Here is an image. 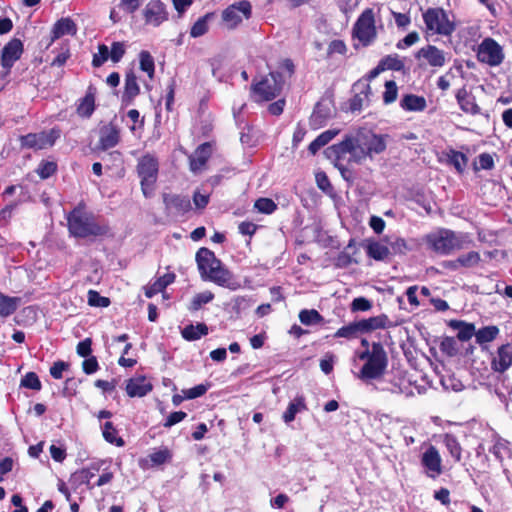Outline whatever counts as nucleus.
I'll list each match as a JSON object with an SVG mask.
<instances>
[{"label":"nucleus","mask_w":512,"mask_h":512,"mask_svg":"<svg viewBox=\"0 0 512 512\" xmlns=\"http://www.w3.org/2000/svg\"><path fill=\"white\" fill-rule=\"evenodd\" d=\"M387 139V135L360 130L354 135L346 136L340 143L328 147L325 154L336 162L335 165L338 166L342 176L349 180L351 173L345 161L361 164L367 158L373 159L375 155L386 150Z\"/></svg>","instance_id":"obj_1"},{"label":"nucleus","mask_w":512,"mask_h":512,"mask_svg":"<svg viewBox=\"0 0 512 512\" xmlns=\"http://www.w3.org/2000/svg\"><path fill=\"white\" fill-rule=\"evenodd\" d=\"M196 262L203 280L230 290L240 288V283L234 279L232 273L222 265L221 261L209 249L200 248L196 253Z\"/></svg>","instance_id":"obj_2"},{"label":"nucleus","mask_w":512,"mask_h":512,"mask_svg":"<svg viewBox=\"0 0 512 512\" xmlns=\"http://www.w3.org/2000/svg\"><path fill=\"white\" fill-rule=\"evenodd\" d=\"M67 222L70 234L77 238L102 236L108 232V227L97 223L94 215L81 205L69 213Z\"/></svg>","instance_id":"obj_3"},{"label":"nucleus","mask_w":512,"mask_h":512,"mask_svg":"<svg viewBox=\"0 0 512 512\" xmlns=\"http://www.w3.org/2000/svg\"><path fill=\"white\" fill-rule=\"evenodd\" d=\"M428 247L438 254H449L454 250L463 248L468 237L462 233L441 229L425 237Z\"/></svg>","instance_id":"obj_4"},{"label":"nucleus","mask_w":512,"mask_h":512,"mask_svg":"<svg viewBox=\"0 0 512 512\" xmlns=\"http://www.w3.org/2000/svg\"><path fill=\"white\" fill-rule=\"evenodd\" d=\"M427 35L450 36L456 29L443 8H428L422 15Z\"/></svg>","instance_id":"obj_5"},{"label":"nucleus","mask_w":512,"mask_h":512,"mask_svg":"<svg viewBox=\"0 0 512 512\" xmlns=\"http://www.w3.org/2000/svg\"><path fill=\"white\" fill-rule=\"evenodd\" d=\"M137 175L140 178V185L143 195L150 198L155 190V183L158 178L159 162L152 154H145L139 158L136 166Z\"/></svg>","instance_id":"obj_6"},{"label":"nucleus","mask_w":512,"mask_h":512,"mask_svg":"<svg viewBox=\"0 0 512 512\" xmlns=\"http://www.w3.org/2000/svg\"><path fill=\"white\" fill-rule=\"evenodd\" d=\"M388 366L386 351L379 342L373 343V353L368 361L365 362L357 377L362 381L368 382L381 378Z\"/></svg>","instance_id":"obj_7"},{"label":"nucleus","mask_w":512,"mask_h":512,"mask_svg":"<svg viewBox=\"0 0 512 512\" xmlns=\"http://www.w3.org/2000/svg\"><path fill=\"white\" fill-rule=\"evenodd\" d=\"M353 37L363 46H369L375 41L377 29L373 9L367 8L360 14L353 27Z\"/></svg>","instance_id":"obj_8"},{"label":"nucleus","mask_w":512,"mask_h":512,"mask_svg":"<svg viewBox=\"0 0 512 512\" xmlns=\"http://www.w3.org/2000/svg\"><path fill=\"white\" fill-rule=\"evenodd\" d=\"M283 87L282 76L278 72H270L259 82L252 85L255 101H270L276 98Z\"/></svg>","instance_id":"obj_9"},{"label":"nucleus","mask_w":512,"mask_h":512,"mask_svg":"<svg viewBox=\"0 0 512 512\" xmlns=\"http://www.w3.org/2000/svg\"><path fill=\"white\" fill-rule=\"evenodd\" d=\"M60 137V131L51 129L39 133H29L19 137L21 148L42 150L52 147Z\"/></svg>","instance_id":"obj_10"},{"label":"nucleus","mask_w":512,"mask_h":512,"mask_svg":"<svg viewBox=\"0 0 512 512\" xmlns=\"http://www.w3.org/2000/svg\"><path fill=\"white\" fill-rule=\"evenodd\" d=\"M252 14V6L249 1L242 0L228 6L222 12V20L228 29H235L243 19H249Z\"/></svg>","instance_id":"obj_11"},{"label":"nucleus","mask_w":512,"mask_h":512,"mask_svg":"<svg viewBox=\"0 0 512 512\" xmlns=\"http://www.w3.org/2000/svg\"><path fill=\"white\" fill-rule=\"evenodd\" d=\"M477 58L490 66L502 63L504 54L502 47L492 38H486L478 47Z\"/></svg>","instance_id":"obj_12"},{"label":"nucleus","mask_w":512,"mask_h":512,"mask_svg":"<svg viewBox=\"0 0 512 512\" xmlns=\"http://www.w3.org/2000/svg\"><path fill=\"white\" fill-rule=\"evenodd\" d=\"M421 465L425 470V474L432 479L439 477L443 472L442 458L438 449L429 445L421 456Z\"/></svg>","instance_id":"obj_13"},{"label":"nucleus","mask_w":512,"mask_h":512,"mask_svg":"<svg viewBox=\"0 0 512 512\" xmlns=\"http://www.w3.org/2000/svg\"><path fill=\"white\" fill-rule=\"evenodd\" d=\"M447 53L434 45H426L420 48L415 57L423 59L427 65L433 68H441L447 62Z\"/></svg>","instance_id":"obj_14"},{"label":"nucleus","mask_w":512,"mask_h":512,"mask_svg":"<svg viewBox=\"0 0 512 512\" xmlns=\"http://www.w3.org/2000/svg\"><path fill=\"white\" fill-rule=\"evenodd\" d=\"M143 16L145 22L154 27L168 19L166 6L161 0H150L143 10Z\"/></svg>","instance_id":"obj_15"},{"label":"nucleus","mask_w":512,"mask_h":512,"mask_svg":"<svg viewBox=\"0 0 512 512\" xmlns=\"http://www.w3.org/2000/svg\"><path fill=\"white\" fill-rule=\"evenodd\" d=\"M23 53V43L18 38L11 39L1 51V65L6 70V74L14 63L21 57Z\"/></svg>","instance_id":"obj_16"},{"label":"nucleus","mask_w":512,"mask_h":512,"mask_svg":"<svg viewBox=\"0 0 512 512\" xmlns=\"http://www.w3.org/2000/svg\"><path fill=\"white\" fill-rule=\"evenodd\" d=\"M512 366V341L498 347L491 359V369L504 373Z\"/></svg>","instance_id":"obj_17"},{"label":"nucleus","mask_w":512,"mask_h":512,"mask_svg":"<svg viewBox=\"0 0 512 512\" xmlns=\"http://www.w3.org/2000/svg\"><path fill=\"white\" fill-rule=\"evenodd\" d=\"M163 202L166 209L175 214H185L191 209V202L187 196L165 193Z\"/></svg>","instance_id":"obj_18"},{"label":"nucleus","mask_w":512,"mask_h":512,"mask_svg":"<svg viewBox=\"0 0 512 512\" xmlns=\"http://www.w3.org/2000/svg\"><path fill=\"white\" fill-rule=\"evenodd\" d=\"M120 141V129L109 123L100 129L99 146L102 150L115 147Z\"/></svg>","instance_id":"obj_19"},{"label":"nucleus","mask_w":512,"mask_h":512,"mask_svg":"<svg viewBox=\"0 0 512 512\" xmlns=\"http://www.w3.org/2000/svg\"><path fill=\"white\" fill-rule=\"evenodd\" d=\"M212 153V146L210 143L201 144L195 152L189 157L190 169L194 173L200 172L205 166L207 160Z\"/></svg>","instance_id":"obj_20"},{"label":"nucleus","mask_w":512,"mask_h":512,"mask_svg":"<svg viewBox=\"0 0 512 512\" xmlns=\"http://www.w3.org/2000/svg\"><path fill=\"white\" fill-rule=\"evenodd\" d=\"M152 390V384L144 377L130 378L126 383V392L129 397H143Z\"/></svg>","instance_id":"obj_21"},{"label":"nucleus","mask_w":512,"mask_h":512,"mask_svg":"<svg viewBox=\"0 0 512 512\" xmlns=\"http://www.w3.org/2000/svg\"><path fill=\"white\" fill-rule=\"evenodd\" d=\"M140 93V86L137 81V76L133 70H130L125 75V85L122 95V100L128 104L132 103L133 100Z\"/></svg>","instance_id":"obj_22"},{"label":"nucleus","mask_w":512,"mask_h":512,"mask_svg":"<svg viewBox=\"0 0 512 512\" xmlns=\"http://www.w3.org/2000/svg\"><path fill=\"white\" fill-rule=\"evenodd\" d=\"M457 102L461 110L465 113L476 115L480 113V107L475 101V97L465 88H461L456 93Z\"/></svg>","instance_id":"obj_23"},{"label":"nucleus","mask_w":512,"mask_h":512,"mask_svg":"<svg viewBox=\"0 0 512 512\" xmlns=\"http://www.w3.org/2000/svg\"><path fill=\"white\" fill-rule=\"evenodd\" d=\"M76 31V25L71 19L62 18L58 20L52 28V37L50 44L62 36L75 35Z\"/></svg>","instance_id":"obj_24"},{"label":"nucleus","mask_w":512,"mask_h":512,"mask_svg":"<svg viewBox=\"0 0 512 512\" xmlns=\"http://www.w3.org/2000/svg\"><path fill=\"white\" fill-rule=\"evenodd\" d=\"M388 322V317L381 314L367 319H362L358 321V324L362 333H368L377 329L385 328Z\"/></svg>","instance_id":"obj_25"},{"label":"nucleus","mask_w":512,"mask_h":512,"mask_svg":"<svg viewBox=\"0 0 512 512\" xmlns=\"http://www.w3.org/2000/svg\"><path fill=\"white\" fill-rule=\"evenodd\" d=\"M95 110V95L91 88L88 89L86 95L79 100L77 113L81 117H90Z\"/></svg>","instance_id":"obj_26"},{"label":"nucleus","mask_w":512,"mask_h":512,"mask_svg":"<svg viewBox=\"0 0 512 512\" xmlns=\"http://www.w3.org/2000/svg\"><path fill=\"white\" fill-rule=\"evenodd\" d=\"M400 104L404 110L415 112L423 111L427 106L426 99L423 96L414 94L405 95Z\"/></svg>","instance_id":"obj_27"},{"label":"nucleus","mask_w":512,"mask_h":512,"mask_svg":"<svg viewBox=\"0 0 512 512\" xmlns=\"http://www.w3.org/2000/svg\"><path fill=\"white\" fill-rule=\"evenodd\" d=\"M175 280V275L173 273H166L163 276L159 277L154 283H152L145 290V295L148 298L153 297L159 292H162L168 285L172 284Z\"/></svg>","instance_id":"obj_28"},{"label":"nucleus","mask_w":512,"mask_h":512,"mask_svg":"<svg viewBox=\"0 0 512 512\" xmlns=\"http://www.w3.org/2000/svg\"><path fill=\"white\" fill-rule=\"evenodd\" d=\"M449 326L458 330L457 337L460 341H468L475 335V326L460 320H451Z\"/></svg>","instance_id":"obj_29"},{"label":"nucleus","mask_w":512,"mask_h":512,"mask_svg":"<svg viewBox=\"0 0 512 512\" xmlns=\"http://www.w3.org/2000/svg\"><path fill=\"white\" fill-rule=\"evenodd\" d=\"M305 399L303 396H297L293 401H291L283 413V420L285 423H290L295 419V416L298 412L306 410Z\"/></svg>","instance_id":"obj_30"},{"label":"nucleus","mask_w":512,"mask_h":512,"mask_svg":"<svg viewBox=\"0 0 512 512\" xmlns=\"http://www.w3.org/2000/svg\"><path fill=\"white\" fill-rule=\"evenodd\" d=\"M181 334L185 340L195 341L208 334V327L204 323L190 324L182 330Z\"/></svg>","instance_id":"obj_31"},{"label":"nucleus","mask_w":512,"mask_h":512,"mask_svg":"<svg viewBox=\"0 0 512 512\" xmlns=\"http://www.w3.org/2000/svg\"><path fill=\"white\" fill-rule=\"evenodd\" d=\"M338 129H329L322 132L314 141L309 145V151L312 154H316L323 146L328 144L337 134Z\"/></svg>","instance_id":"obj_32"},{"label":"nucleus","mask_w":512,"mask_h":512,"mask_svg":"<svg viewBox=\"0 0 512 512\" xmlns=\"http://www.w3.org/2000/svg\"><path fill=\"white\" fill-rule=\"evenodd\" d=\"M19 298L10 297L0 292V316L8 317L13 314L18 306Z\"/></svg>","instance_id":"obj_33"},{"label":"nucleus","mask_w":512,"mask_h":512,"mask_svg":"<svg viewBox=\"0 0 512 512\" xmlns=\"http://www.w3.org/2000/svg\"><path fill=\"white\" fill-rule=\"evenodd\" d=\"M102 435L108 443L116 445L117 447H122L125 444L124 440L117 436V430L112 422L107 421L103 424Z\"/></svg>","instance_id":"obj_34"},{"label":"nucleus","mask_w":512,"mask_h":512,"mask_svg":"<svg viewBox=\"0 0 512 512\" xmlns=\"http://www.w3.org/2000/svg\"><path fill=\"white\" fill-rule=\"evenodd\" d=\"M104 462H94L91 463L88 467H85L78 472L75 473V476L81 483H85L89 485L90 480L95 477L96 473L100 471L101 466Z\"/></svg>","instance_id":"obj_35"},{"label":"nucleus","mask_w":512,"mask_h":512,"mask_svg":"<svg viewBox=\"0 0 512 512\" xmlns=\"http://www.w3.org/2000/svg\"><path fill=\"white\" fill-rule=\"evenodd\" d=\"M367 255L377 261L386 259L390 253L389 248L380 242L374 241L367 245Z\"/></svg>","instance_id":"obj_36"},{"label":"nucleus","mask_w":512,"mask_h":512,"mask_svg":"<svg viewBox=\"0 0 512 512\" xmlns=\"http://www.w3.org/2000/svg\"><path fill=\"white\" fill-rule=\"evenodd\" d=\"M380 63L383 66L384 71H401L405 66L403 59H401L398 54L387 55L380 60Z\"/></svg>","instance_id":"obj_37"},{"label":"nucleus","mask_w":512,"mask_h":512,"mask_svg":"<svg viewBox=\"0 0 512 512\" xmlns=\"http://www.w3.org/2000/svg\"><path fill=\"white\" fill-rule=\"evenodd\" d=\"M359 334H362L358 321L349 323L346 326L339 328L335 334V338H346V339H354L357 338Z\"/></svg>","instance_id":"obj_38"},{"label":"nucleus","mask_w":512,"mask_h":512,"mask_svg":"<svg viewBox=\"0 0 512 512\" xmlns=\"http://www.w3.org/2000/svg\"><path fill=\"white\" fill-rule=\"evenodd\" d=\"M212 17V13H207L200 17L191 27L190 35L194 38L203 36L208 31V23Z\"/></svg>","instance_id":"obj_39"},{"label":"nucleus","mask_w":512,"mask_h":512,"mask_svg":"<svg viewBox=\"0 0 512 512\" xmlns=\"http://www.w3.org/2000/svg\"><path fill=\"white\" fill-rule=\"evenodd\" d=\"M140 69L147 73L150 79L153 78L155 72L154 59L148 51H141L139 53Z\"/></svg>","instance_id":"obj_40"},{"label":"nucleus","mask_w":512,"mask_h":512,"mask_svg":"<svg viewBox=\"0 0 512 512\" xmlns=\"http://www.w3.org/2000/svg\"><path fill=\"white\" fill-rule=\"evenodd\" d=\"M499 333V329L496 326H486L481 328L475 333L476 341L479 344L493 341Z\"/></svg>","instance_id":"obj_41"},{"label":"nucleus","mask_w":512,"mask_h":512,"mask_svg":"<svg viewBox=\"0 0 512 512\" xmlns=\"http://www.w3.org/2000/svg\"><path fill=\"white\" fill-rule=\"evenodd\" d=\"M299 320L302 324L309 326L321 323L323 321V317L315 309H303L299 313Z\"/></svg>","instance_id":"obj_42"},{"label":"nucleus","mask_w":512,"mask_h":512,"mask_svg":"<svg viewBox=\"0 0 512 512\" xmlns=\"http://www.w3.org/2000/svg\"><path fill=\"white\" fill-rule=\"evenodd\" d=\"M444 444L455 461H460L462 448L456 437L450 434H446L444 436Z\"/></svg>","instance_id":"obj_43"},{"label":"nucleus","mask_w":512,"mask_h":512,"mask_svg":"<svg viewBox=\"0 0 512 512\" xmlns=\"http://www.w3.org/2000/svg\"><path fill=\"white\" fill-rule=\"evenodd\" d=\"M214 299V294L210 291H205L196 294L189 306V310L197 311L201 308L202 305L211 302Z\"/></svg>","instance_id":"obj_44"},{"label":"nucleus","mask_w":512,"mask_h":512,"mask_svg":"<svg viewBox=\"0 0 512 512\" xmlns=\"http://www.w3.org/2000/svg\"><path fill=\"white\" fill-rule=\"evenodd\" d=\"M21 386L36 391H39L42 388L39 377L34 372H28L23 376L21 379Z\"/></svg>","instance_id":"obj_45"},{"label":"nucleus","mask_w":512,"mask_h":512,"mask_svg":"<svg viewBox=\"0 0 512 512\" xmlns=\"http://www.w3.org/2000/svg\"><path fill=\"white\" fill-rule=\"evenodd\" d=\"M254 207L258 212L264 214H271L277 209V205L270 198H259L256 200Z\"/></svg>","instance_id":"obj_46"},{"label":"nucleus","mask_w":512,"mask_h":512,"mask_svg":"<svg viewBox=\"0 0 512 512\" xmlns=\"http://www.w3.org/2000/svg\"><path fill=\"white\" fill-rule=\"evenodd\" d=\"M110 58L109 48L105 44L98 46V52L93 55L92 66L100 67Z\"/></svg>","instance_id":"obj_47"},{"label":"nucleus","mask_w":512,"mask_h":512,"mask_svg":"<svg viewBox=\"0 0 512 512\" xmlns=\"http://www.w3.org/2000/svg\"><path fill=\"white\" fill-rule=\"evenodd\" d=\"M57 170V164L52 161H42L38 168H37V174L40 176L41 179H47L51 175H53Z\"/></svg>","instance_id":"obj_48"},{"label":"nucleus","mask_w":512,"mask_h":512,"mask_svg":"<svg viewBox=\"0 0 512 512\" xmlns=\"http://www.w3.org/2000/svg\"><path fill=\"white\" fill-rule=\"evenodd\" d=\"M88 304L94 307H108L110 300L107 297L101 296L95 290L88 291Z\"/></svg>","instance_id":"obj_49"},{"label":"nucleus","mask_w":512,"mask_h":512,"mask_svg":"<svg viewBox=\"0 0 512 512\" xmlns=\"http://www.w3.org/2000/svg\"><path fill=\"white\" fill-rule=\"evenodd\" d=\"M461 266L473 267L476 266L480 261V255L478 252L470 251L467 254L461 255L456 260Z\"/></svg>","instance_id":"obj_50"},{"label":"nucleus","mask_w":512,"mask_h":512,"mask_svg":"<svg viewBox=\"0 0 512 512\" xmlns=\"http://www.w3.org/2000/svg\"><path fill=\"white\" fill-rule=\"evenodd\" d=\"M398 95V88L394 81H387L385 83V91L383 93V100L386 104L394 102Z\"/></svg>","instance_id":"obj_51"},{"label":"nucleus","mask_w":512,"mask_h":512,"mask_svg":"<svg viewBox=\"0 0 512 512\" xmlns=\"http://www.w3.org/2000/svg\"><path fill=\"white\" fill-rule=\"evenodd\" d=\"M209 388V385L199 384L190 389L182 390V394L185 395L186 399H195L204 395Z\"/></svg>","instance_id":"obj_52"},{"label":"nucleus","mask_w":512,"mask_h":512,"mask_svg":"<svg viewBox=\"0 0 512 512\" xmlns=\"http://www.w3.org/2000/svg\"><path fill=\"white\" fill-rule=\"evenodd\" d=\"M390 248L394 254H405L412 250V247L403 238H396L390 242Z\"/></svg>","instance_id":"obj_53"},{"label":"nucleus","mask_w":512,"mask_h":512,"mask_svg":"<svg viewBox=\"0 0 512 512\" xmlns=\"http://www.w3.org/2000/svg\"><path fill=\"white\" fill-rule=\"evenodd\" d=\"M125 45L122 42H113L111 46L110 59L114 63H118L125 54Z\"/></svg>","instance_id":"obj_54"},{"label":"nucleus","mask_w":512,"mask_h":512,"mask_svg":"<svg viewBox=\"0 0 512 512\" xmlns=\"http://www.w3.org/2000/svg\"><path fill=\"white\" fill-rule=\"evenodd\" d=\"M127 117L132 121V125L129 127L131 132H135L137 128H143L144 118L140 117V113L137 109H131L127 112Z\"/></svg>","instance_id":"obj_55"},{"label":"nucleus","mask_w":512,"mask_h":512,"mask_svg":"<svg viewBox=\"0 0 512 512\" xmlns=\"http://www.w3.org/2000/svg\"><path fill=\"white\" fill-rule=\"evenodd\" d=\"M372 308V303L365 297H357L351 303V310L356 311H368Z\"/></svg>","instance_id":"obj_56"},{"label":"nucleus","mask_w":512,"mask_h":512,"mask_svg":"<svg viewBox=\"0 0 512 512\" xmlns=\"http://www.w3.org/2000/svg\"><path fill=\"white\" fill-rule=\"evenodd\" d=\"M442 384L445 387V389L452 390L455 392H460L464 389L463 383L453 376L444 378L442 380Z\"/></svg>","instance_id":"obj_57"},{"label":"nucleus","mask_w":512,"mask_h":512,"mask_svg":"<svg viewBox=\"0 0 512 512\" xmlns=\"http://www.w3.org/2000/svg\"><path fill=\"white\" fill-rule=\"evenodd\" d=\"M419 41V34L416 31L408 33L402 40H400L396 47L398 49H405L417 43Z\"/></svg>","instance_id":"obj_58"},{"label":"nucleus","mask_w":512,"mask_h":512,"mask_svg":"<svg viewBox=\"0 0 512 512\" xmlns=\"http://www.w3.org/2000/svg\"><path fill=\"white\" fill-rule=\"evenodd\" d=\"M142 0H121L119 8L128 14L134 13L141 5Z\"/></svg>","instance_id":"obj_59"},{"label":"nucleus","mask_w":512,"mask_h":512,"mask_svg":"<svg viewBox=\"0 0 512 512\" xmlns=\"http://www.w3.org/2000/svg\"><path fill=\"white\" fill-rule=\"evenodd\" d=\"M170 457V453L167 449L158 450L150 455V460L153 464L161 465L165 463Z\"/></svg>","instance_id":"obj_60"},{"label":"nucleus","mask_w":512,"mask_h":512,"mask_svg":"<svg viewBox=\"0 0 512 512\" xmlns=\"http://www.w3.org/2000/svg\"><path fill=\"white\" fill-rule=\"evenodd\" d=\"M68 369V364L63 361L55 362L50 368V374L54 379H61L63 372Z\"/></svg>","instance_id":"obj_61"},{"label":"nucleus","mask_w":512,"mask_h":512,"mask_svg":"<svg viewBox=\"0 0 512 512\" xmlns=\"http://www.w3.org/2000/svg\"><path fill=\"white\" fill-rule=\"evenodd\" d=\"M85 358L86 359L82 363L83 371L86 374L95 373L99 368L98 361H97L96 357L91 356V357H88V358L85 357Z\"/></svg>","instance_id":"obj_62"},{"label":"nucleus","mask_w":512,"mask_h":512,"mask_svg":"<svg viewBox=\"0 0 512 512\" xmlns=\"http://www.w3.org/2000/svg\"><path fill=\"white\" fill-rule=\"evenodd\" d=\"M187 414L183 411H176V412H173L171 413L167 418H166V421L164 423V427L166 428H170L172 427L173 425L181 422L182 420H184L186 418Z\"/></svg>","instance_id":"obj_63"},{"label":"nucleus","mask_w":512,"mask_h":512,"mask_svg":"<svg viewBox=\"0 0 512 512\" xmlns=\"http://www.w3.org/2000/svg\"><path fill=\"white\" fill-rule=\"evenodd\" d=\"M92 341L90 338H86L79 342L76 348L77 354L81 357H88L91 354Z\"/></svg>","instance_id":"obj_64"}]
</instances>
